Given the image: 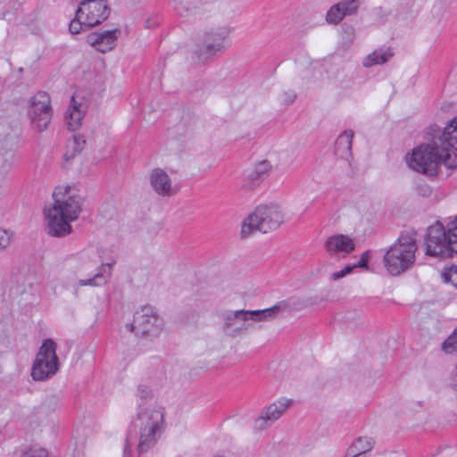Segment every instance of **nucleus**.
Here are the masks:
<instances>
[{
  "label": "nucleus",
  "instance_id": "f3484780",
  "mask_svg": "<svg viewBox=\"0 0 457 457\" xmlns=\"http://www.w3.org/2000/svg\"><path fill=\"white\" fill-rule=\"evenodd\" d=\"M272 170L271 163L267 161H260L250 168L244 177V187L252 189L262 183L270 174Z\"/></svg>",
  "mask_w": 457,
  "mask_h": 457
},
{
  "label": "nucleus",
  "instance_id": "393cba45",
  "mask_svg": "<svg viewBox=\"0 0 457 457\" xmlns=\"http://www.w3.org/2000/svg\"><path fill=\"white\" fill-rule=\"evenodd\" d=\"M287 307L288 305L287 302L282 301L270 308L262 310L265 321H270L276 319L278 316L279 312L286 311Z\"/></svg>",
  "mask_w": 457,
  "mask_h": 457
},
{
  "label": "nucleus",
  "instance_id": "423d86ee",
  "mask_svg": "<svg viewBox=\"0 0 457 457\" xmlns=\"http://www.w3.org/2000/svg\"><path fill=\"white\" fill-rule=\"evenodd\" d=\"M284 221V213L275 204L259 205L241 225V236L246 237L253 231L267 233L278 228Z\"/></svg>",
  "mask_w": 457,
  "mask_h": 457
},
{
  "label": "nucleus",
  "instance_id": "4468645a",
  "mask_svg": "<svg viewBox=\"0 0 457 457\" xmlns=\"http://www.w3.org/2000/svg\"><path fill=\"white\" fill-rule=\"evenodd\" d=\"M87 107L88 102L82 94L76 92L71 96L64 116L66 124L71 130H76L81 126Z\"/></svg>",
  "mask_w": 457,
  "mask_h": 457
},
{
  "label": "nucleus",
  "instance_id": "20e7f679",
  "mask_svg": "<svg viewBox=\"0 0 457 457\" xmlns=\"http://www.w3.org/2000/svg\"><path fill=\"white\" fill-rule=\"evenodd\" d=\"M425 245L429 256L445 258L457 253V215L453 220L448 218L430 226Z\"/></svg>",
  "mask_w": 457,
  "mask_h": 457
},
{
  "label": "nucleus",
  "instance_id": "f8f14e48",
  "mask_svg": "<svg viewBox=\"0 0 457 457\" xmlns=\"http://www.w3.org/2000/svg\"><path fill=\"white\" fill-rule=\"evenodd\" d=\"M77 16L83 19L85 27H94L105 21L110 8L105 0H78Z\"/></svg>",
  "mask_w": 457,
  "mask_h": 457
},
{
  "label": "nucleus",
  "instance_id": "6ab92c4d",
  "mask_svg": "<svg viewBox=\"0 0 457 457\" xmlns=\"http://www.w3.org/2000/svg\"><path fill=\"white\" fill-rule=\"evenodd\" d=\"M120 35V29L106 30L99 34L89 35L87 42L98 52L104 54L115 47Z\"/></svg>",
  "mask_w": 457,
  "mask_h": 457
},
{
  "label": "nucleus",
  "instance_id": "72a5a7b5",
  "mask_svg": "<svg viewBox=\"0 0 457 457\" xmlns=\"http://www.w3.org/2000/svg\"><path fill=\"white\" fill-rule=\"evenodd\" d=\"M451 386L457 389V364L454 371L451 375Z\"/></svg>",
  "mask_w": 457,
  "mask_h": 457
},
{
  "label": "nucleus",
  "instance_id": "c9c22d12",
  "mask_svg": "<svg viewBox=\"0 0 457 457\" xmlns=\"http://www.w3.org/2000/svg\"><path fill=\"white\" fill-rule=\"evenodd\" d=\"M285 96H286V99L285 101L286 102H288V103H291L294 101L295 97V95L294 93H285Z\"/></svg>",
  "mask_w": 457,
  "mask_h": 457
},
{
  "label": "nucleus",
  "instance_id": "c756f323",
  "mask_svg": "<svg viewBox=\"0 0 457 457\" xmlns=\"http://www.w3.org/2000/svg\"><path fill=\"white\" fill-rule=\"evenodd\" d=\"M247 315H248L249 323L251 321H253V322L265 321L264 316L262 312V310L247 311Z\"/></svg>",
  "mask_w": 457,
  "mask_h": 457
},
{
  "label": "nucleus",
  "instance_id": "7ed1b4c3",
  "mask_svg": "<svg viewBox=\"0 0 457 457\" xmlns=\"http://www.w3.org/2000/svg\"><path fill=\"white\" fill-rule=\"evenodd\" d=\"M405 159L411 170L429 177L438 173L440 164L457 168V154L441 147L435 137L432 144H420L415 147Z\"/></svg>",
  "mask_w": 457,
  "mask_h": 457
},
{
  "label": "nucleus",
  "instance_id": "b1692460",
  "mask_svg": "<svg viewBox=\"0 0 457 457\" xmlns=\"http://www.w3.org/2000/svg\"><path fill=\"white\" fill-rule=\"evenodd\" d=\"M392 56L393 53L389 49H378L368 54L364 58L362 64L366 68H370L374 65H381L388 62Z\"/></svg>",
  "mask_w": 457,
  "mask_h": 457
},
{
  "label": "nucleus",
  "instance_id": "2f4dec72",
  "mask_svg": "<svg viewBox=\"0 0 457 457\" xmlns=\"http://www.w3.org/2000/svg\"><path fill=\"white\" fill-rule=\"evenodd\" d=\"M10 244V236L8 232L0 228V249L5 248Z\"/></svg>",
  "mask_w": 457,
  "mask_h": 457
},
{
  "label": "nucleus",
  "instance_id": "f257e3e1",
  "mask_svg": "<svg viewBox=\"0 0 457 457\" xmlns=\"http://www.w3.org/2000/svg\"><path fill=\"white\" fill-rule=\"evenodd\" d=\"M165 430V410L155 403L139 404L128 428L124 455L133 448L138 455L153 449Z\"/></svg>",
  "mask_w": 457,
  "mask_h": 457
},
{
  "label": "nucleus",
  "instance_id": "aec40b11",
  "mask_svg": "<svg viewBox=\"0 0 457 457\" xmlns=\"http://www.w3.org/2000/svg\"><path fill=\"white\" fill-rule=\"evenodd\" d=\"M435 138L441 147L457 154V116L449 120Z\"/></svg>",
  "mask_w": 457,
  "mask_h": 457
},
{
  "label": "nucleus",
  "instance_id": "39448f33",
  "mask_svg": "<svg viewBox=\"0 0 457 457\" xmlns=\"http://www.w3.org/2000/svg\"><path fill=\"white\" fill-rule=\"evenodd\" d=\"M417 245L414 237L402 235L384 255V265L393 276H398L410 270L415 262Z\"/></svg>",
  "mask_w": 457,
  "mask_h": 457
},
{
  "label": "nucleus",
  "instance_id": "9b49d317",
  "mask_svg": "<svg viewBox=\"0 0 457 457\" xmlns=\"http://www.w3.org/2000/svg\"><path fill=\"white\" fill-rule=\"evenodd\" d=\"M28 115L36 130L40 132L47 128L52 119V108L46 93L37 92L32 96Z\"/></svg>",
  "mask_w": 457,
  "mask_h": 457
},
{
  "label": "nucleus",
  "instance_id": "c85d7f7f",
  "mask_svg": "<svg viewBox=\"0 0 457 457\" xmlns=\"http://www.w3.org/2000/svg\"><path fill=\"white\" fill-rule=\"evenodd\" d=\"M83 26H85L83 19L76 15V17L70 22L69 29L71 34H79Z\"/></svg>",
  "mask_w": 457,
  "mask_h": 457
},
{
  "label": "nucleus",
  "instance_id": "cd10ccee",
  "mask_svg": "<svg viewBox=\"0 0 457 457\" xmlns=\"http://www.w3.org/2000/svg\"><path fill=\"white\" fill-rule=\"evenodd\" d=\"M445 282H450L457 288V267H451L447 271L443 273Z\"/></svg>",
  "mask_w": 457,
  "mask_h": 457
},
{
  "label": "nucleus",
  "instance_id": "0eeeda50",
  "mask_svg": "<svg viewBox=\"0 0 457 457\" xmlns=\"http://www.w3.org/2000/svg\"><path fill=\"white\" fill-rule=\"evenodd\" d=\"M103 250L98 247L90 246L86 248L79 254V268L84 270H87L93 267L97 266L96 273L88 279H80L79 285L84 286H100L105 283L104 274L108 275L112 272V268L115 263V260L112 259L111 262H104L101 253Z\"/></svg>",
  "mask_w": 457,
  "mask_h": 457
},
{
  "label": "nucleus",
  "instance_id": "a878e982",
  "mask_svg": "<svg viewBox=\"0 0 457 457\" xmlns=\"http://www.w3.org/2000/svg\"><path fill=\"white\" fill-rule=\"evenodd\" d=\"M443 350L446 353H457V329L444 342Z\"/></svg>",
  "mask_w": 457,
  "mask_h": 457
},
{
  "label": "nucleus",
  "instance_id": "1a4fd4ad",
  "mask_svg": "<svg viewBox=\"0 0 457 457\" xmlns=\"http://www.w3.org/2000/svg\"><path fill=\"white\" fill-rule=\"evenodd\" d=\"M162 320L155 310L150 305H145L136 311L133 322L126 328L137 337L154 338L162 330Z\"/></svg>",
  "mask_w": 457,
  "mask_h": 457
},
{
  "label": "nucleus",
  "instance_id": "5701e85b",
  "mask_svg": "<svg viewBox=\"0 0 457 457\" xmlns=\"http://www.w3.org/2000/svg\"><path fill=\"white\" fill-rule=\"evenodd\" d=\"M374 445V440L369 436H360L355 439L347 453L348 455L354 457H365L366 453L370 452Z\"/></svg>",
  "mask_w": 457,
  "mask_h": 457
},
{
  "label": "nucleus",
  "instance_id": "f704fd0d",
  "mask_svg": "<svg viewBox=\"0 0 457 457\" xmlns=\"http://www.w3.org/2000/svg\"><path fill=\"white\" fill-rule=\"evenodd\" d=\"M345 275H346V274H345V271H344V270L342 269V270H339V271H337V272L332 273V275H331V278H332L333 280H337V279H340V278H344Z\"/></svg>",
  "mask_w": 457,
  "mask_h": 457
},
{
  "label": "nucleus",
  "instance_id": "f03ea898",
  "mask_svg": "<svg viewBox=\"0 0 457 457\" xmlns=\"http://www.w3.org/2000/svg\"><path fill=\"white\" fill-rule=\"evenodd\" d=\"M54 204L44 209L46 230L49 236L64 237L71 233L72 221L82 211V197L74 185L57 186L53 192Z\"/></svg>",
  "mask_w": 457,
  "mask_h": 457
},
{
  "label": "nucleus",
  "instance_id": "473e14b6",
  "mask_svg": "<svg viewBox=\"0 0 457 457\" xmlns=\"http://www.w3.org/2000/svg\"><path fill=\"white\" fill-rule=\"evenodd\" d=\"M370 253L369 251H366L361 254V259L356 263H354L353 266H355V268H367Z\"/></svg>",
  "mask_w": 457,
  "mask_h": 457
},
{
  "label": "nucleus",
  "instance_id": "4c0bfd02",
  "mask_svg": "<svg viewBox=\"0 0 457 457\" xmlns=\"http://www.w3.org/2000/svg\"><path fill=\"white\" fill-rule=\"evenodd\" d=\"M212 457H226L222 454H220V453H217V454H214Z\"/></svg>",
  "mask_w": 457,
  "mask_h": 457
},
{
  "label": "nucleus",
  "instance_id": "e433bc0d",
  "mask_svg": "<svg viewBox=\"0 0 457 457\" xmlns=\"http://www.w3.org/2000/svg\"><path fill=\"white\" fill-rule=\"evenodd\" d=\"M353 269H355V266H353V265H346L343 270L345 272V274L347 275V274L351 273L353 270Z\"/></svg>",
  "mask_w": 457,
  "mask_h": 457
},
{
  "label": "nucleus",
  "instance_id": "2eb2a0df",
  "mask_svg": "<svg viewBox=\"0 0 457 457\" xmlns=\"http://www.w3.org/2000/svg\"><path fill=\"white\" fill-rule=\"evenodd\" d=\"M149 183L152 189L160 196L170 197L179 191V187L167 171L161 168H154L150 171Z\"/></svg>",
  "mask_w": 457,
  "mask_h": 457
},
{
  "label": "nucleus",
  "instance_id": "ddd939ff",
  "mask_svg": "<svg viewBox=\"0 0 457 457\" xmlns=\"http://www.w3.org/2000/svg\"><path fill=\"white\" fill-rule=\"evenodd\" d=\"M223 332L229 337H237L250 327L246 310H226L219 314Z\"/></svg>",
  "mask_w": 457,
  "mask_h": 457
},
{
  "label": "nucleus",
  "instance_id": "dca6fc26",
  "mask_svg": "<svg viewBox=\"0 0 457 457\" xmlns=\"http://www.w3.org/2000/svg\"><path fill=\"white\" fill-rule=\"evenodd\" d=\"M291 404L292 400L287 398H279L270 403L262 411L260 417L256 419L255 428L258 429L265 428L267 426L278 420Z\"/></svg>",
  "mask_w": 457,
  "mask_h": 457
},
{
  "label": "nucleus",
  "instance_id": "6e6552de",
  "mask_svg": "<svg viewBox=\"0 0 457 457\" xmlns=\"http://www.w3.org/2000/svg\"><path fill=\"white\" fill-rule=\"evenodd\" d=\"M58 370L56 344L52 339H46L34 360L31 377L35 381H45L54 376Z\"/></svg>",
  "mask_w": 457,
  "mask_h": 457
},
{
  "label": "nucleus",
  "instance_id": "4be33fe9",
  "mask_svg": "<svg viewBox=\"0 0 457 457\" xmlns=\"http://www.w3.org/2000/svg\"><path fill=\"white\" fill-rule=\"evenodd\" d=\"M353 131L345 130L337 138L335 143V154L341 159L349 160L352 157V142Z\"/></svg>",
  "mask_w": 457,
  "mask_h": 457
},
{
  "label": "nucleus",
  "instance_id": "9d476101",
  "mask_svg": "<svg viewBox=\"0 0 457 457\" xmlns=\"http://www.w3.org/2000/svg\"><path fill=\"white\" fill-rule=\"evenodd\" d=\"M229 29L219 27L211 29L205 32L202 45L196 52L197 59L204 62L217 53L222 52L228 46Z\"/></svg>",
  "mask_w": 457,
  "mask_h": 457
},
{
  "label": "nucleus",
  "instance_id": "a211bd4d",
  "mask_svg": "<svg viewBox=\"0 0 457 457\" xmlns=\"http://www.w3.org/2000/svg\"><path fill=\"white\" fill-rule=\"evenodd\" d=\"M354 242L349 236L337 234L328 237L324 242V248L330 255L345 256L354 250Z\"/></svg>",
  "mask_w": 457,
  "mask_h": 457
},
{
  "label": "nucleus",
  "instance_id": "bb28decb",
  "mask_svg": "<svg viewBox=\"0 0 457 457\" xmlns=\"http://www.w3.org/2000/svg\"><path fill=\"white\" fill-rule=\"evenodd\" d=\"M85 141L79 136H74L72 140L68 145V149L72 150V154L70 157H73L76 154H79L83 149Z\"/></svg>",
  "mask_w": 457,
  "mask_h": 457
},
{
  "label": "nucleus",
  "instance_id": "412c9836",
  "mask_svg": "<svg viewBox=\"0 0 457 457\" xmlns=\"http://www.w3.org/2000/svg\"><path fill=\"white\" fill-rule=\"evenodd\" d=\"M355 0H347L333 5L328 12L326 20L332 24L339 23L345 15H350L357 10Z\"/></svg>",
  "mask_w": 457,
  "mask_h": 457
},
{
  "label": "nucleus",
  "instance_id": "7c9ffc66",
  "mask_svg": "<svg viewBox=\"0 0 457 457\" xmlns=\"http://www.w3.org/2000/svg\"><path fill=\"white\" fill-rule=\"evenodd\" d=\"M24 457H47L44 449H30L25 453Z\"/></svg>",
  "mask_w": 457,
  "mask_h": 457
}]
</instances>
